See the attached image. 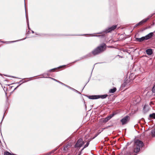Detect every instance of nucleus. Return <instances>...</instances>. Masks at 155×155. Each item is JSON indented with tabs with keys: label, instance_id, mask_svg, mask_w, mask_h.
Listing matches in <instances>:
<instances>
[{
	"label": "nucleus",
	"instance_id": "obj_16",
	"mask_svg": "<svg viewBox=\"0 0 155 155\" xmlns=\"http://www.w3.org/2000/svg\"><path fill=\"white\" fill-rule=\"evenodd\" d=\"M117 90V89L116 87H114L112 89H110L109 90V93H113L115 92Z\"/></svg>",
	"mask_w": 155,
	"mask_h": 155
},
{
	"label": "nucleus",
	"instance_id": "obj_12",
	"mask_svg": "<svg viewBox=\"0 0 155 155\" xmlns=\"http://www.w3.org/2000/svg\"><path fill=\"white\" fill-rule=\"evenodd\" d=\"M108 96V95L107 94L101 95H97L98 99L101 98L103 99L106 98Z\"/></svg>",
	"mask_w": 155,
	"mask_h": 155
},
{
	"label": "nucleus",
	"instance_id": "obj_11",
	"mask_svg": "<svg viewBox=\"0 0 155 155\" xmlns=\"http://www.w3.org/2000/svg\"><path fill=\"white\" fill-rule=\"evenodd\" d=\"M135 40L136 41L139 42H142L143 41L145 40L144 36L140 38H136Z\"/></svg>",
	"mask_w": 155,
	"mask_h": 155
},
{
	"label": "nucleus",
	"instance_id": "obj_15",
	"mask_svg": "<svg viewBox=\"0 0 155 155\" xmlns=\"http://www.w3.org/2000/svg\"><path fill=\"white\" fill-rule=\"evenodd\" d=\"M25 12H26V19H27V25H28V29H30V28L29 27V21H28V18L27 16L26 13V9L25 4Z\"/></svg>",
	"mask_w": 155,
	"mask_h": 155
},
{
	"label": "nucleus",
	"instance_id": "obj_3",
	"mask_svg": "<svg viewBox=\"0 0 155 155\" xmlns=\"http://www.w3.org/2000/svg\"><path fill=\"white\" fill-rule=\"evenodd\" d=\"M117 27V25H113L111 27L106 28L104 30H103L102 32H100L95 33L96 35L100 34H102L104 33L105 34H107L109 32H110L114 30Z\"/></svg>",
	"mask_w": 155,
	"mask_h": 155
},
{
	"label": "nucleus",
	"instance_id": "obj_23",
	"mask_svg": "<svg viewBox=\"0 0 155 155\" xmlns=\"http://www.w3.org/2000/svg\"><path fill=\"white\" fill-rule=\"evenodd\" d=\"M26 38H23V39H21L20 40H16V41H9V42L10 43H13V42H16V41H21V40H25V39Z\"/></svg>",
	"mask_w": 155,
	"mask_h": 155
},
{
	"label": "nucleus",
	"instance_id": "obj_10",
	"mask_svg": "<svg viewBox=\"0 0 155 155\" xmlns=\"http://www.w3.org/2000/svg\"><path fill=\"white\" fill-rule=\"evenodd\" d=\"M146 51L147 54L148 55H151L153 53L152 49L151 48L147 49Z\"/></svg>",
	"mask_w": 155,
	"mask_h": 155
},
{
	"label": "nucleus",
	"instance_id": "obj_13",
	"mask_svg": "<svg viewBox=\"0 0 155 155\" xmlns=\"http://www.w3.org/2000/svg\"><path fill=\"white\" fill-rule=\"evenodd\" d=\"M154 14H155V13H153V14H151V15H149L147 18H145V19H143V21L144 22V23H145L147 20H148L150 18H151L153 15H154Z\"/></svg>",
	"mask_w": 155,
	"mask_h": 155
},
{
	"label": "nucleus",
	"instance_id": "obj_8",
	"mask_svg": "<svg viewBox=\"0 0 155 155\" xmlns=\"http://www.w3.org/2000/svg\"><path fill=\"white\" fill-rule=\"evenodd\" d=\"M71 147V146L69 144H67L65 145L63 149V151L64 152H67L69 148Z\"/></svg>",
	"mask_w": 155,
	"mask_h": 155
},
{
	"label": "nucleus",
	"instance_id": "obj_20",
	"mask_svg": "<svg viewBox=\"0 0 155 155\" xmlns=\"http://www.w3.org/2000/svg\"><path fill=\"white\" fill-rule=\"evenodd\" d=\"M4 155H15L13 153H11L9 152L6 151L4 152Z\"/></svg>",
	"mask_w": 155,
	"mask_h": 155
},
{
	"label": "nucleus",
	"instance_id": "obj_19",
	"mask_svg": "<svg viewBox=\"0 0 155 155\" xmlns=\"http://www.w3.org/2000/svg\"><path fill=\"white\" fill-rule=\"evenodd\" d=\"M44 78H50L51 79H52V80L57 82H58V83H59V82L60 81L54 79V78H51V77H44Z\"/></svg>",
	"mask_w": 155,
	"mask_h": 155
},
{
	"label": "nucleus",
	"instance_id": "obj_45",
	"mask_svg": "<svg viewBox=\"0 0 155 155\" xmlns=\"http://www.w3.org/2000/svg\"><path fill=\"white\" fill-rule=\"evenodd\" d=\"M87 35L86 34H84V35Z\"/></svg>",
	"mask_w": 155,
	"mask_h": 155
},
{
	"label": "nucleus",
	"instance_id": "obj_4",
	"mask_svg": "<svg viewBox=\"0 0 155 155\" xmlns=\"http://www.w3.org/2000/svg\"><path fill=\"white\" fill-rule=\"evenodd\" d=\"M130 119V117L127 115L121 119L120 122L121 123L122 125H124L127 124L129 122Z\"/></svg>",
	"mask_w": 155,
	"mask_h": 155
},
{
	"label": "nucleus",
	"instance_id": "obj_31",
	"mask_svg": "<svg viewBox=\"0 0 155 155\" xmlns=\"http://www.w3.org/2000/svg\"><path fill=\"white\" fill-rule=\"evenodd\" d=\"M92 52H90V53H89L88 54H87V56L88 58L89 57H91L92 56Z\"/></svg>",
	"mask_w": 155,
	"mask_h": 155
},
{
	"label": "nucleus",
	"instance_id": "obj_38",
	"mask_svg": "<svg viewBox=\"0 0 155 155\" xmlns=\"http://www.w3.org/2000/svg\"><path fill=\"white\" fill-rule=\"evenodd\" d=\"M59 83L61 84V85H65V84H64L63 83L60 81Z\"/></svg>",
	"mask_w": 155,
	"mask_h": 155
},
{
	"label": "nucleus",
	"instance_id": "obj_30",
	"mask_svg": "<svg viewBox=\"0 0 155 155\" xmlns=\"http://www.w3.org/2000/svg\"><path fill=\"white\" fill-rule=\"evenodd\" d=\"M92 52H90V53H89L88 54H87V56L88 58L89 57H91L92 56Z\"/></svg>",
	"mask_w": 155,
	"mask_h": 155
},
{
	"label": "nucleus",
	"instance_id": "obj_50",
	"mask_svg": "<svg viewBox=\"0 0 155 155\" xmlns=\"http://www.w3.org/2000/svg\"><path fill=\"white\" fill-rule=\"evenodd\" d=\"M13 77V78H16V77H13H13Z\"/></svg>",
	"mask_w": 155,
	"mask_h": 155
},
{
	"label": "nucleus",
	"instance_id": "obj_49",
	"mask_svg": "<svg viewBox=\"0 0 155 155\" xmlns=\"http://www.w3.org/2000/svg\"><path fill=\"white\" fill-rule=\"evenodd\" d=\"M84 147L82 149V150H81V151H82L84 149Z\"/></svg>",
	"mask_w": 155,
	"mask_h": 155
},
{
	"label": "nucleus",
	"instance_id": "obj_43",
	"mask_svg": "<svg viewBox=\"0 0 155 155\" xmlns=\"http://www.w3.org/2000/svg\"><path fill=\"white\" fill-rule=\"evenodd\" d=\"M105 128H103L102 129V130H101V131H103V130L105 129Z\"/></svg>",
	"mask_w": 155,
	"mask_h": 155
},
{
	"label": "nucleus",
	"instance_id": "obj_35",
	"mask_svg": "<svg viewBox=\"0 0 155 155\" xmlns=\"http://www.w3.org/2000/svg\"><path fill=\"white\" fill-rule=\"evenodd\" d=\"M101 131L100 132L98 133L97 134H96L95 135V137L93 138H94L95 137H96L97 136L101 133Z\"/></svg>",
	"mask_w": 155,
	"mask_h": 155
},
{
	"label": "nucleus",
	"instance_id": "obj_47",
	"mask_svg": "<svg viewBox=\"0 0 155 155\" xmlns=\"http://www.w3.org/2000/svg\"><path fill=\"white\" fill-rule=\"evenodd\" d=\"M32 31V33H35L32 30V31Z\"/></svg>",
	"mask_w": 155,
	"mask_h": 155
},
{
	"label": "nucleus",
	"instance_id": "obj_21",
	"mask_svg": "<svg viewBox=\"0 0 155 155\" xmlns=\"http://www.w3.org/2000/svg\"><path fill=\"white\" fill-rule=\"evenodd\" d=\"M151 133L152 136L155 137V129L152 130Z\"/></svg>",
	"mask_w": 155,
	"mask_h": 155
},
{
	"label": "nucleus",
	"instance_id": "obj_2",
	"mask_svg": "<svg viewBox=\"0 0 155 155\" xmlns=\"http://www.w3.org/2000/svg\"><path fill=\"white\" fill-rule=\"evenodd\" d=\"M106 45L104 43H103L92 51V54L94 55H96L100 54L104 51L106 48Z\"/></svg>",
	"mask_w": 155,
	"mask_h": 155
},
{
	"label": "nucleus",
	"instance_id": "obj_24",
	"mask_svg": "<svg viewBox=\"0 0 155 155\" xmlns=\"http://www.w3.org/2000/svg\"><path fill=\"white\" fill-rule=\"evenodd\" d=\"M113 116V115H110L106 117L107 119V121H108L109 120H110L112 117Z\"/></svg>",
	"mask_w": 155,
	"mask_h": 155
},
{
	"label": "nucleus",
	"instance_id": "obj_57",
	"mask_svg": "<svg viewBox=\"0 0 155 155\" xmlns=\"http://www.w3.org/2000/svg\"><path fill=\"white\" fill-rule=\"evenodd\" d=\"M4 117V116H3V118Z\"/></svg>",
	"mask_w": 155,
	"mask_h": 155
},
{
	"label": "nucleus",
	"instance_id": "obj_44",
	"mask_svg": "<svg viewBox=\"0 0 155 155\" xmlns=\"http://www.w3.org/2000/svg\"><path fill=\"white\" fill-rule=\"evenodd\" d=\"M87 84V83L85 85V86H84V87L83 88V89H82V90H83L84 88V87H85V86H86V85Z\"/></svg>",
	"mask_w": 155,
	"mask_h": 155
},
{
	"label": "nucleus",
	"instance_id": "obj_6",
	"mask_svg": "<svg viewBox=\"0 0 155 155\" xmlns=\"http://www.w3.org/2000/svg\"><path fill=\"white\" fill-rule=\"evenodd\" d=\"M153 35V32H150L144 36L145 40H147L151 38Z\"/></svg>",
	"mask_w": 155,
	"mask_h": 155
},
{
	"label": "nucleus",
	"instance_id": "obj_29",
	"mask_svg": "<svg viewBox=\"0 0 155 155\" xmlns=\"http://www.w3.org/2000/svg\"><path fill=\"white\" fill-rule=\"evenodd\" d=\"M107 121H107V119L106 118L103 119L102 120V122L104 123H106Z\"/></svg>",
	"mask_w": 155,
	"mask_h": 155
},
{
	"label": "nucleus",
	"instance_id": "obj_36",
	"mask_svg": "<svg viewBox=\"0 0 155 155\" xmlns=\"http://www.w3.org/2000/svg\"><path fill=\"white\" fill-rule=\"evenodd\" d=\"M67 87H68V88L72 90L73 89V88H72L70 86H67Z\"/></svg>",
	"mask_w": 155,
	"mask_h": 155
},
{
	"label": "nucleus",
	"instance_id": "obj_34",
	"mask_svg": "<svg viewBox=\"0 0 155 155\" xmlns=\"http://www.w3.org/2000/svg\"><path fill=\"white\" fill-rule=\"evenodd\" d=\"M36 34L37 35H39L41 36H44V35H45V34H40V33H39V34L36 33Z\"/></svg>",
	"mask_w": 155,
	"mask_h": 155
},
{
	"label": "nucleus",
	"instance_id": "obj_27",
	"mask_svg": "<svg viewBox=\"0 0 155 155\" xmlns=\"http://www.w3.org/2000/svg\"><path fill=\"white\" fill-rule=\"evenodd\" d=\"M58 149V148H56V149H55L54 150H52L51 151V152H49V153H50V154H51V153H54V152L56 150H57V149Z\"/></svg>",
	"mask_w": 155,
	"mask_h": 155
},
{
	"label": "nucleus",
	"instance_id": "obj_17",
	"mask_svg": "<svg viewBox=\"0 0 155 155\" xmlns=\"http://www.w3.org/2000/svg\"><path fill=\"white\" fill-rule=\"evenodd\" d=\"M144 23L143 21L142 20L140 22H139L138 23L136 24L134 26V28L137 27L138 26H139L141 25H142L143 23Z\"/></svg>",
	"mask_w": 155,
	"mask_h": 155
},
{
	"label": "nucleus",
	"instance_id": "obj_28",
	"mask_svg": "<svg viewBox=\"0 0 155 155\" xmlns=\"http://www.w3.org/2000/svg\"><path fill=\"white\" fill-rule=\"evenodd\" d=\"M58 149V148H56V149H55L54 150H52L51 151V152H49V153H50V154H51V153H54V152L56 150H57V149Z\"/></svg>",
	"mask_w": 155,
	"mask_h": 155
},
{
	"label": "nucleus",
	"instance_id": "obj_48",
	"mask_svg": "<svg viewBox=\"0 0 155 155\" xmlns=\"http://www.w3.org/2000/svg\"><path fill=\"white\" fill-rule=\"evenodd\" d=\"M64 86H66V87H67V86H68V85H67L65 84V85H64Z\"/></svg>",
	"mask_w": 155,
	"mask_h": 155
},
{
	"label": "nucleus",
	"instance_id": "obj_9",
	"mask_svg": "<svg viewBox=\"0 0 155 155\" xmlns=\"http://www.w3.org/2000/svg\"><path fill=\"white\" fill-rule=\"evenodd\" d=\"M89 99H97V95H92L87 96Z\"/></svg>",
	"mask_w": 155,
	"mask_h": 155
},
{
	"label": "nucleus",
	"instance_id": "obj_55",
	"mask_svg": "<svg viewBox=\"0 0 155 155\" xmlns=\"http://www.w3.org/2000/svg\"><path fill=\"white\" fill-rule=\"evenodd\" d=\"M88 81H88L87 82V83L88 82Z\"/></svg>",
	"mask_w": 155,
	"mask_h": 155
},
{
	"label": "nucleus",
	"instance_id": "obj_26",
	"mask_svg": "<svg viewBox=\"0 0 155 155\" xmlns=\"http://www.w3.org/2000/svg\"><path fill=\"white\" fill-rule=\"evenodd\" d=\"M89 143H90V141H88L84 146V148H85L87 147L89 144Z\"/></svg>",
	"mask_w": 155,
	"mask_h": 155
},
{
	"label": "nucleus",
	"instance_id": "obj_39",
	"mask_svg": "<svg viewBox=\"0 0 155 155\" xmlns=\"http://www.w3.org/2000/svg\"><path fill=\"white\" fill-rule=\"evenodd\" d=\"M130 144V143H127V146H129Z\"/></svg>",
	"mask_w": 155,
	"mask_h": 155
},
{
	"label": "nucleus",
	"instance_id": "obj_52",
	"mask_svg": "<svg viewBox=\"0 0 155 155\" xmlns=\"http://www.w3.org/2000/svg\"><path fill=\"white\" fill-rule=\"evenodd\" d=\"M5 76H7L6 75H4Z\"/></svg>",
	"mask_w": 155,
	"mask_h": 155
},
{
	"label": "nucleus",
	"instance_id": "obj_53",
	"mask_svg": "<svg viewBox=\"0 0 155 155\" xmlns=\"http://www.w3.org/2000/svg\"><path fill=\"white\" fill-rule=\"evenodd\" d=\"M97 63L98 64H99V63Z\"/></svg>",
	"mask_w": 155,
	"mask_h": 155
},
{
	"label": "nucleus",
	"instance_id": "obj_18",
	"mask_svg": "<svg viewBox=\"0 0 155 155\" xmlns=\"http://www.w3.org/2000/svg\"><path fill=\"white\" fill-rule=\"evenodd\" d=\"M149 117L153 119H155V113H153L152 114H150Z\"/></svg>",
	"mask_w": 155,
	"mask_h": 155
},
{
	"label": "nucleus",
	"instance_id": "obj_40",
	"mask_svg": "<svg viewBox=\"0 0 155 155\" xmlns=\"http://www.w3.org/2000/svg\"><path fill=\"white\" fill-rule=\"evenodd\" d=\"M84 56L85 57V58H88L87 56V54L85 55H84Z\"/></svg>",
	"mask_w": 155,
	"mask_h": 155
},
{
	"label": "nucleus",
	"instance_id": "obj_5",
	"mask_svg": "<svg viewBox=\"0 0 155 155\" xmlns=\"http://www.w3.org/2000/svg\"><path fill=\"white\" fill-rule=\"evenodd\" d=\"M84 142L83 141V140L81 138L78 139L76 143L74 145L75 148L81 147L84 144Z\"/></svg>",
	"mask_w": 155,
	"mask_h": 155
},
{
	"label": "nucleus",
	"instance_id": "obj_14",
	"mask_svg": "<svg viewBox=\"0 0 155 155\" xmlns=\"http://www.w3.org/2000/svg\"><path fill=\"white\" fill-rule=\"evenodd\" d=\"M101 35H93V36L94 37H101V38H104L105 37V34H106L103 33L102 34H101Z\"/></svg>",
	"mask_w": 155,
	"mask_h": 155
},
{
	"label": "nucleus",
	"instance_id": "obj_22",
	"mask_svg": "<svg viewBox=\"0 0 155 155\" xmlns=\"http://www.w3.org/2000/svg\"><path fill=\"white\" fill-rule=\"evenodd\" d=\"M85 59V57H84V56H83V57H81V58H80V59H78V60H76V61H75L72 62L71 63H74L76 62H77V61H80V60H82V59Z\"/></svg>",
	"mask_w": 155,
	"mask_h": 155
},
{
	"label": "nucleus",
	"instance_id": "obj_41",
	"mask_svg": "<svg viewBox=\"0 0 155 155\" xmlns=\"http://www.w3.org/2000/svg\"><path fill=\"white\" fill-rule=\"evenodd\" d=\"M50 155V154L49 152L46 154V155Z\"/></svg>",
	"mask_w": 155,
	"mask_h": 155
},
{
	"label": "nucleus",
	"instance_id": "obj_7",
	"mask_svg": "<svg viewBox=\"0 0 155 155\" xmlns=\"http://www.w3.org/2000/svg\"><path fill=\"white\" fill-rule=\"evenodd\" d=\"M66 66V65H62V66H60L59 67H58V68H53V69H50V70H48L47 71V72H54L55 71L57 70V69H58L60 68H61L65 67Z\"/></svg>",
	"mask_w": 155,
	"mask_h": 155
},
{
	"label": "nucleus",
	"instance_id": "obj_46",
	"mask_svg": "<svg viewBox=\"0 0 155 155\" xmlns=\"http://www.w3.org/2000/svg\"><path fill=\"white\" fill-rule=\"evenodd\" d=\"M126 84H126V82H124V85H126Z\"/></svg>",
	"mask_w": 155,
	"mask_h": 155
},
{
	"label": "nucleus",
	"instance_id": "obj_56",
	"mask_svg": "<svg viewBox=\"0 0 155 155\" xmlns=\"http://www.w3.org/2000/svg\"><path fill=\"white\" fill-rule=\"evenodd\" d=\"M88 81H88L87 82V83L88 82Z\"/></svg>",
	"mask_w": 155,
	"mask_h": 155
},
{
	"label": "nucleus",
	"instance_id": "obj_25",
	"mask_svg": "<svg viewBox=\"0 0 155 155\" xmlns=\"http://www.w3.org/2000/svg\"><path fill=\"white\" fill-rule=\"evenodd\" d=\"M113 116V115H110L106 117L107 119V121H108L109 120H110L112 117Z\"/></svg>",
	"mask_w": 155,
	"mask_h": 155
},
{
	"label": "nucleus",
	"instance_id": "obj_42",
	"mask_svg": "<svg viewBox=\"0 0 155 155\" xmlns=\"http://www.w3.org/2000/svg\"><path fill=\"white\" fill-rule=\"evenodd\" d=\"M22 80H21L20 81H19V82H17V83H18V84H20V83L21 82H22Z\"/></svg>",
	"mask_w": 155,
	"mask_h": 155
},
{
	"label": "nucleus",
	"instance_id": "obj_33",
	"mask_svg": "<svg viewBox=\"0 0 155 155\" xmlns=\"http://www.w3.org/2000/svg\"><path fill=\"white\" fill-rule=\"evenodd\" d=\"M152 91L153 93H155V84L153 86L152 88Z\"/></svg>",
	"mask_w": 155,
	"mask_h": 155
},
{
	"label": "nucleus",
	"instance_id": "obj_54",
	"mask_svg": "<svg viewBox=\"0 0 155 155\" xmlns=\"http://www.w3.org/2000/svg\"><path fill=\"white\" fill-rule=\"evenodd\" d=\"M88 81H88L87 82V83L88 82Z\"/></svg>",
	"mask_w": 155,
	"mask_h": 155
},
{
	"label": "nucleus",
	"instance_id": "obj_58",
	"mask_svg": "<svg viewBox=\"0 0 155 155\" xmlns=\"http://www.w3.org/2000/svg\"><path fill=\"white\" fill-rule=\"evenodd\" d=\"M2 42H3V43H4V42H3V41H2Z\"/></svg>",
	"mask_w": 155,
	"mask_h": 155
},
{
	"label": "nucleus",
	"instance_id": "obj_32",
	"mask_svg": "<svg viewBox=\"0 0 155 155\" xmlns=\"http://www.w3.org/2000/svg\"><path fill=\"white\" fill-rule=\"evenodd\" d=\"M72 90L74 91H75V92L78 93V94H81V93L79 92L78 91L76 90V89H74V88H73V89Z\"/></svg>",
	"mask_w": 155,
	"mask_h": 155
},
{
	"label": "nucleus",
	"instance_id": "obj_37",
	"mask_svg": "<svg viewBox=\"0 0 155 155\" xmlns=\"http://www.w3.org/2000/svg\"><path fill=\"white\" fill-rule=\"evenodd\" d=\"M22 83H21L20 84H19V85H18V86H17L16 87H15V88L14 89V90H16V89H17V88H18V87L20 86V85H21V84Z\"/></svg>",
	"mask_w": 155,
	"mask_h": 155
},
{
	"label": "nucleus",
	"instance_id": "obj_51",
	"mask_svg": "<svg viewBox=\"0 0 155 155\" xmlns=\"http://www.w3.org/2000/svg\"><path fill=\"white\" fill-rule=\"evenodd\" d=\"M47 75L48 76H49V75L48 74H47Z\"/></svg>",
	"mask_w": 155,
	"mask_h": 155
},
{
	"label": "nucleus",
	"instance_id": "obj_1",
	"mask_svg": "<svg viewBox=\"0 0 155 155\" xmlns=\"http://www.w3.org/2000/svg\"><path fill=\"white\" fill-rule=\"evenodd\" d=\"M144 146V143L141 141L139 140H135L133 147L134 152L136 153H138L140 150V148H142Z\"/></svg>",
	"mask_w": 155,
	"mask_h": 155
}]
</instances>
